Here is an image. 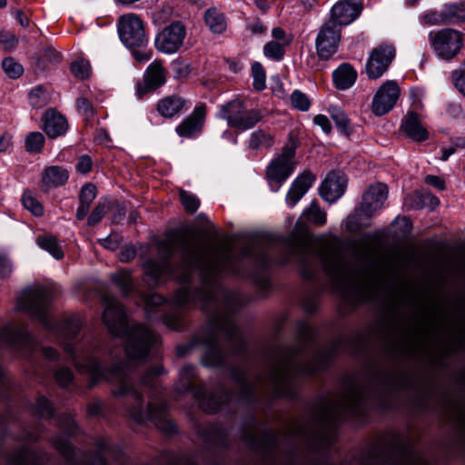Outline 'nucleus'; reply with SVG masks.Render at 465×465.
Returning <instances> with one entry per match:
<instances>
[{
	"label": "nucleus",
	"mask_w": 465,
	"mask_h": 465,
	"mask_svg": "<svg viewBox=\"0 0 465 465\" xmlns=\"http://www.w3.org/2000/svg\"><path fill=\"white\" fill-rule=\"evenodd\" d=\"M12 137L7 133H0V152H6L11 147Z\"/></svg>",
	"instance_id": "obj_62"
},
{
	"label": "nucleus",
	"mask_w": 465,
	"mask_h": 465,
	"mask_svg": "<svg viewBox=\"0 0 465 465\" xmlns=\"http://www.w3.org/2000/svg\"><path fill=\"white\" fill-rule=\"evenodd\" d=\"M165 272L169 273V268L167 264H160L153 261H149L145 264V279L146 281L152 280L153 284L157 283L158 280Z\"/></svg>",
	"instance_id": "obj_34"
},
{
	"label": "nucleus",
	"mask_w": 465,
	"mask_h": 465,
	"mask_svg": "<svg viewBox=\"0 0 465 465\" xmlns=\"http://www.w3.org/2000/svg\"><path fill=\"white\" fill-rule=\"evenodd\" d=\"M341 41V28L333 23L322 25L315 40L316 52L322 60H329L337 52Z\"/></svg>",
	"instance_id": "obj_11"
},
{
	"label": "nucleus",
	"mask_w": 465,
	"mask_h": 465,
	"mask_svg": "<svg viewBox=\"0 0 465 465\" xmlns=\"http://www.w3.org/2000/svg\"><path fill=\"white\" fill-rule=\"evenodd\" d=\"M186 30L181 23H173L164 27L155 38V47L166 54L176 53L183 44Z\"/></svg>",
	"instance_id": "obj_12"
},
{
	"label": "nucleus",
	"mask_w": 465,
	"mask_h": 465,
	"mask_svg": "<svg viewBox=\"0 0 465 465\" xmlns=\"http://www.w3.org/2000/svg\"><path fill=\"white\" fill-rule=\"evenodd\" d=\"M155 90V88L151 87L150 84L144 80L143 83H139L136 86V96L141 99L147 93Z\"/></svg>",
	"instance_id": "obj_61"
},
{
	"label": "nucleus",
	"mask_w": 465,
	"mask_h": 465,
	"mask_svg": "<svg viewBox=\"0 0 465 465\" xmlns=\"http://www.w3.org/2000/svg\"><path fill=\"white\" fill-rule=\"evenodd\" d=\"M395 57V47L382 44L374 48L366 63V73L370 79L377 80L388 70Z\"/></svg>",
	"instance_id": "obj_9"
},
{
	"label": "nucleus",
	"mask_w": 465,
	"mask_h": 465,
	"mask_svg": "<svg viewBox=\"0 0 465 465\" xmlns=\"http://www.w3.org/2000/svg\"><path fill=\"white\" fill-rule=\"evenodd\" d=\"M82 327L81 321L77 316L68 318L63 324V334L71 339L74 337Z\"/></svg>",
	"instance_id": "obj_44"
},
{
	"label": "nucleus",
	"mask_w": 465,
	"mask_h": 465,
	"mask_svg": "<svg viewBox=\"0 0 465 465\" xmlns=\"http://www.w3.org/2000/svg\"><path fill=\"white\" fill-rule=\"evenodd\" d=\"M28 99L31 106L42 108L48 103V94L42 86H36L30 91Z\"/></svg>",
	"instance_id": "obj_37"
},
{
	"label": "nucleus",
	"mask_w": 465,
	"mask_h": 465,
	"mask_svg": "<svg viewBox=\"0 0 465 465\" xmlns=\"http://www.w3.org/2000/svg\"><path fill=\"white\" fill-rule=\"evenodd\" d=\"M92 160L88 155H82L78 159L76 169L82 173H87L92 169Z\"/></svg>",
	"instance_id": "obj_55"
},
{
	"label": "nucleus",
	"mask_w": 465,
	"mask_h": 465,
	"mask_svg": "<svg viewBox=\"0 0 465 465\" xmlns=\"http://www.w3.org/2000/svg\"><path fill=\"white\" fill-rule=\"evenodd\" d=\"M44 143V135L39 132H32L25 139V149L31 153H37L42 151Z\"/></svg>",
	"instance_id": "obj_38"
},
{
	"label": "nucleus",
	"mask_w": 465,
	"mask_h": 465,
	"mask_svg": "<svg viewBox=\"0 0 465 465\" xmlns=\"http://www.w3.org/2000/svg\"><path fill=\"white\" fill-rule=\"evenodd\" d=\"M420 22L426 25H441L443 23L442 12L437 15L434 12H428L421 15Z\"/></svg>",
	"instance_id": "obj_50"
},
{
	"label": "nucleus",
	"mask_w": 465,
	"mask_h": 465,
	"mask_svg": "<svg viewBox=\"0 0 465 465\" xmlns=\"http://www.w3.org/2000/svg\"><path fill=\"white\" fill-rule=\"evenodd\" d=\"M401 94V89L393 80L384 82L376 91L372 102L371 111L376 116H382L392 110Z\"/></svg>",
	"instance_id": "obj_10"
},
{
	"label": "nucleus",
	"mask_w": 465,
	"mask_h": 465,
	"mask_svg": "<svg viewBox=\"0 0 465 465\" xmlns=\"http://www.w3.org/2000/svg\"><path fill=\"white\" fill-rule=\"evenodd\" d=\"M425 183L434 186L435 188L439 190H444L445 189V182L443 179H441L439 176L436 175H427L425 177Z\"/></svg>",
	"instance_id": "obj_58"
},
{
	"label": "nucleus",
	"mask_w": 465,
	"mask_h": 465,
	"mask_svg": "<svg viewBox=\"0 0 465 465\" xmlns=\"http://www.w3.org/2000/svg\"><path fill=\"white\" fill-rule=\"evenodd\" d=\"M286 45L276 41H270L263 46V54L272 60L281 61L285 54Z\"/></svg>",
	"instance_id": "obj_36"
},
{
	"label": "nucleus",
	"mask_w": 465,
	"mask_h": 465,
	"mask_svg": "<svg viewBox=\"0 0 465 465\" xmlns=\"http://www.w3.org/2000/svg\"><path fill=\"white\" fill-rule=\"evenodd\" d=\"M180 199L187 213H193L200 206V200L194 194L184 190L180 192Z\"/></svg>",
	"instance_id": "obj_43"
},
{
	"label": "nucleus",
	"mask_w": 465,
	"mask_h": 465,
	"mask_svg": "<svg viewBox=\"0 0 465 465\" xmlns=\"http://www.w3.org/2000/svg\"><path fill=\"white\" fill-rule=\"evenodd\" d=\"M332 77L338 89L346 90L355 83L357 73L349 64H342L333 72Z\"/></svg>",
	"instance_id": "obj_24"
},
{
	"label": "nucleus",
	"mask_w": 465,
	"mask_h": 465,
	"mask_svg": "<svg viewBox=\"0 0 465 465\" xmlns=\"http://www.w3.org/2000/svg\"><path fill=\"white\" fill-rule=\"evenodd\" d=\"M95 197L96 187L92 183H88L82 188L79 200L82 203L91 205Z\"/></svg>",
	"instance_id": "obj_47"
},
{
	"label": "nucleus",
	"mask_w": 465,
	"mask_h": 465,
	"mask_svg": "<svg viewBox=\"0 0 465 465\" xmlns=\"http://www.w3.org/2000/svg\"><path fill=\"white\" fill-rule=\"evenodd\" d=\"M206 116V106L199 104L193 113L176 126V133L180 137L192 138L200 134Z\"/></svg>",
	"instance_id": "obj_16"
},
{
	"label": "nucleus",
	"mask_w": 465,
	"mask_h": 465,
	"mask_svg": "<svg viewBox=\"0 0 465 465\" xmlns=\"http://www.w3.org/2000/svg\"><path fill=\"white\" fill-rule=\"evenodd\" d=\"M329 113L336 126L342 132H347L349 129V119L344 111L338 106H331Z\"/></svg>",
	"instance_id": "obj_41"
},
{
	"label": "nucleus",
	"mask_w": 465,
	"mask_h": 465,
	"mask_svg": "<svg viewBox=\"0 0 465 465\" xmlns=\"http://www.w3.org/2000/svg\"><path fill=\"white\" fill-rule=\"evenodd\" d=\"M298 144L299 142L296 138L290 137L281 153L274 157L267 167V179L272 192H278L282 184L293 173L296 166L295 151Z\"/></svg>",
	"instance_id": "obj_5"
},
{
	"label": "nucleus",
	"mask_w": 465,
	"mask_h": 465,
	"mask_svg": "<svg viewBox=\"0 0 465 465\" xmlns=\"http://www.w3.org/2000/svg\"><path fill=\"white\" fill-rule=\"evenodd\" d=\"M22 203L35 216H42L44 214V206L37 200L34 193L25 191L22 195Z\"/></svg>",
	"instance_id": "obj_33"
},
{
	"label": "nucleus",
	"mask_w": 465,
	"mask_h": 465,
	"mask_svg": "<svg viewBox=\"0 0 465 465\" xmlns=\"http://www.w3.org/2000/svg\"><path fill=\"white\" fill-rule=\"evenodd\" d=\"M388 196V188L381 183L371 184L362 194L361 211L367 218H371L384 204Z\"/></svg>",
	"instance_id": "obj_13"
},
{
	"label": "nucleus",
	"mask_w": 465,
	"mask_h": 465,
	"mask_svg": "<svg viewBox=\"0 0 465 465\" xmlns=\"http://www.w3.org/2000/svg\"><path fill=\"white\" fill-rule=\"evenodd\" d=\"M252 75L253 78V87L262 91L266 86V74L261 63L255 62L252 65Z\"/></svg>",
	"instance_id": "obj_40"
},
{
	"label": "nucleus",
	"mask_w": 465,
	"mask_h": 465,
	"mask_svg": "<svg viewBox=\"0 0 465 465\" xmlns=\"http://www.w3.org/2000/svg\"><path fill=\"white\" fill-rule=\"evenodd\" d=\"M111 279L120 288L123 293L126 294L130 292L133 282L128 271L123 270L113 273Z\"/></svg>",
	"instance_id": "obj_39"
},
{
	"label": "nucleus",
	"mask_w": 465,
	"mask_h": 465,
	"mask_svg": "<svg viewBox=\"0 0 465 465\" xmlns=\"http://www.w3.org/2000/svg\"><path fill=\"white\" fill-rule=\"evenodd\" d=\"M69 177L66 169L60 166L46 167L42 173V182L46 187H58L64 185Z\"/></svg>",
	"instance_id": "obj_26"
},
{
	"label": "nucleus",
	"mask_w": 465,
	"mask_h": 465,
	"mask_svg": "<svg viewBox=\"0 0 465 465\" xmlns=\"http://www.w3.org/2000/svg\"><path fill=\"white\" fill-rule=\"evenodd\" d=\"M107 212L105 203H99L88 217V224L94 225L99 223Z\"/></svg>",
	"instance_id": "obj_48"
},
{
	"label": "nucleus",
	"mask_w": 465,
	"mask_h": 465,
	"mask_svg": "<svg viewBox=\"0 0 465 465\" xmlns=\"http://www.w3.org/2000/svg\"><path fill=\"white\" fill-rule=\"evenodd\" d=\"M273 144L274 135L262 129L253 131L248 140V148L255 151L271 148Z\"/></svg>",
	"instance_id": "obj_27"
},
{
	"label": "nucleus",
	"mask_w": 465,
	"mask_h": 465,
	"mask_svg": "<svg viewBox=\"0 0 465 465\" xmlns=\"http://www.w3.org/2000/svg\"><path fill=\"white\" fill-rule=\"evenodd\" d=\"M18 339L23 340L25 338L23 337L22 334L15 333L14 331H12L10 330H7L5 333H3L0 336V340H3L5 342L10 343V344L15 343Z\"/></svg>",
	"instance_id": "obj_59"
},
{
	"label": "nucleus",
	"mask_w": 465,
	"mask_h": 465,
	"mask_svg": "<svg viewBox=\"0 0 465 465\" xmlns=\"http://www.w3.org/2000/svg\"><path fill=\"white\" fill-rule=\"evenodd\" d=\"M439 199L430 193H414L408 195L404 200V206L407 209H422L430 207L434 209L439 205Z\"/></svg>",
	"instance_id": "obj_25"
},
{
	"label": "nucleus",
	"mask_w": 465,
	"mask_h": 465,
	"mask_svg": "<svg viewBox=\"0 0 465 465\" xmlns=\"http://www.w3.org/2000/svg\"><path fill=\"white\" fill-rule=\"evenodd\" d=\"M347 187V179L339 173H330L322 183L319 192L323 200L331 203L340 199Z\"/></svg>",
	"instance_id": "obj_17"
},
{
	"label": "nucleus",
	"mask_w": 465,
	"mask_h": 465,
	"mask_svg": "<svg viewBox=\"0 0 465 465\" xmlns=\"http://www.w3.org/2000/svg\"><path fill=\"white\" fill-rule=\"evenodd\" d=\"M73 374L68 369H61L55 373L56 381L63 387L66 386L71 382Z\"/></svg>",
	"instance_id": "obj_53"
},
{
	"label": "nucleus",
	"mask_w": 465,
	"mask_h": 465,
	"mask_svg": "<svg viewBox=\"0 0 465 465\" xmlns=\"http://www.w3.org/2000/svg\"><path fill=\"white\" fill-rule=\"evenodd\" d=\"M37 412L42 416L50 417L53 413L52 406L47 399L41 397L37 400L35 404Z\"/></svg>",
	"instance_id": "obj_51"
},
{
	"label": "nucleus",
	"mask_w": 465,
	"mask_h": 465,
	"mask_svg": "<svg viewBox=\"0 0 465 465\" xmlns=\"http://www.w3.org/2000/svg\"><path fill=\"white\" fill-rule=\"evenodd\" d=\"M302 216L318 226L326 223V213L321 209L318 203L315 201L312 202L310 205L304 209Z\"/></svg>",
	"instance_id": "obj_32"
},
{
	"label": "nucleus",
	"mask_w": 465,
	"mask_h": 465,
	"mask_svg": "<svg viewBox=\"0 0 465 465\" xmlns=\"http://www.w3.org/2000/svg\"><path fill=\"white\" fill-rule=\"evenodd\" d=\"M12 272V264L5 254H0V278H5Z\"/></svg>",
	"instance_id": "obj_56"
},
{
	"label": "nucleus",
	"mask_w": 465,
	"mask_h": 465,
	"mask_svg": "<svg viewBox=\"0 0 465 465\" xmlns=\"http://www.w3.org/2000/svg\"><path fill=\"white\" fill-rule=\"evenodd\" d=\"M361 9V0H342L332 6L328 22L339 28L348 25L360 15Z\"/></svg>",
	"instance_id": "obj_14"
},
{
	"label": "nucleus",
	"mask_w": 465,
	"mask_h": 465,
	"mask_svg": "<svg viewBox=\"0 0 465 465\" xmlns=\"http://www.w3.org/2000/svg\"><path fill=\"white\" fill-rule=\"evenodd\" d=\"M105 309L103 322L111 333L125 336V351L131 361H142L149 353L153 344L157 341L155 334L148 328L137 324L128 327L126 315L122 304L113 297L104 300Z\"/></svg>",
	"instance_id": "obj_4"
},
{
	"label": "nucleus",
	"mask_w": 465,
	"mask_h": 465,
	"mask_svg": "<svg viewBox=\"0 0 465 465\" xmlns=\"http://www.w3.org/2000/svg\"><path fill=\"white\" fill-rule=\"evenodd\" d=\"M42 120L44 132L52 139L64 135L68 130L66 118L55 109H47L44 113Z\"/></svg>",
	"instance_id": "obj_18"
},
{
	"label": "nucleus",
	"mask_w": 465,
	"mask_h": 465,
	"mask_svg": "<svg viewBox=\"0 0 465 465\" xmlns=\"http://www.w3.org/2000/svg\"><path fill=\"white\" fill-rule=\"evenodd\" d=\"M51 299L52 295L48 289L43 287L32 289L25 293L23 306L26 311L38 316L47 326L46 312Z\"/></svg>",
	"instance_id": "obj_15"
},
{
	"label": "nucleus",
	"mask_w": 465,
	"mask_h": 465,
	"mask_svg": "<svg viewBox=\"0 0 465 465\" xmlns=\"http://www.w3.org/2000/svg\"><path fill=\"white\" fill-rule=\"evenodd\" d=\"M117 30L122 43L128 48L143 47L147 44L143 22L135 14L121 15L117 22Z\"/></svg>",
	"instance_id": "obj_8"
},
{
	"label": "nucleus",
	"mask_w": 465,
	"mask_h": 465,
	"mask_svg": "<svg viewBox=\"0 0 465 465\" xmlns=\"http://www.w3.org/2000/svg\"><path fill=\"white\" fill-rule=\"evenodd\" d=\"M36 243L41 249L49 252L54 259L60 260L64 257V252L58 240L52 234L39 235L36 238Z\"/></svg>",
	"instance_id": "obj_29"
},
{
	"label": "nucleus",
	"mask_w": 465,
	"mask_h": 465,
	"mask_svg": "<svg viewBox=\"0 0 465 465\" xmlns=\"http://www.w3.org/2000/svg\"><path fill=\"white\" fill-rule=\"evenodd\" d=\"M186 102L178 95H170L163 98L158 102L157 111L165 117L172 118L179 114L184 108Z\"/></svg>",
	"instance_id": "obj_23"
},
{
	"label": "nucleus",
	"mask_w": 465,
	"mask_h": 465,
	"mask_svg": "<svg viewBox=\"0 0 465 465\" xmlns=\"http://www.w3.org/2000/svg\"><path fill=\"white\" fill-rule=\"evenodd\" d=\"M272 35L275 40H281L283 45H288L291 42V40L286 37L284 31L281 27H274L272 30Z\"/></svg>",
	"instance_id": "obj_63"
},
{
	"label": "nucleus",
	"mask_w": 465,
	"mask_h": 465,
	"mask_svg": "<svg viewBox=\"0 0 465 465\" xmlns=\"http://www.w3.org/2000/svg\"><path fill=\"white\" fill-rule=\"evenodd\" d=\"M213 331L216 335L224 334L228 339H235L242 342V336L233 323L231 314L224 312L216 315L212 322Z\"/></svg>",
	"instance_id": "obj_22"
},
{
	"label": "nucleus",
	"mask_w": 465,
	"mask_h": 465,
	"mask_svg": "<svg viewBox=\"0 0 465 465\" xmlns=\"http://www.w3.org/2000/svg\"><path fill=\"white\" fill-rule=\"evenodd\" d=\"M291 102L294 108L302 112L308 111L311 104L306 94L298 90L292 94Z\"/></svg>",
	"instance_id": "obj_46"
},
{
	"label": "nucleus",
	"mask_w": 465,
	"mask_h": 465,
	"mask_svg": "<svg viewBox=\"0 0 465 465\" xmlns=\"http://www.w3.org/2000/svg\"><path fill=\"white\" fill-rule=\"evenodd\" d=\"M17 43L18 40L13 33L8 31L0 32V44H2L5 49H14Z\"/></svg>",
	"instance_id": "obj_49"
},
{
	"label": "nucleus",
	"mask_w": 465,
	"mask_h": 465,
	"mask_svg": "<svg viewBox=\"0 0 465 465\" xmlns=\"http://www.w3.org/2000/svg\"><path fill=\"white\" fill-rule=\"evenodd\" d=\"M442 19L444 24H459L465 22V5L450 4L446 5L442 9Z\"/></svg>",
	"instance_id": "obj_30"
},
{
	"label": "nucleus",
	"mask_w": 465,
	"mask_h": 465,
	"mask_svg": "<svg viewBox=\"0 0 465 465\" xmlns=\"http://www.w3.org/2000/svg\"><path fill=\"white\" fill-rule=\"evenodd\" d=\"M172 250H173V244L170 241H164V242H159V244H158L159 253L163 256L171 255Z\"/></svg>",
	"instance_id": "obj_64"
},
{
	"label": "nucleus",
	"mask_w": 465,
	"mask_h": 465,
	"mask_svg": "<svg viewBox=\"0 0 465 465\" xmlns=\"http://www.w3.org/2000/svg\"><path fill=\"white\" fill-rule=\"evenodd\" d=\"M2 67L11 78H18L24 72L23 66L12 57L5 58L2 62Z\"/></svg>",
	"instance_id": "obj_42"
},
{
	"label": "nucleus",
	"mask_w": 465,
	"mask_h": 465,
	"mask_svg": "<svg viewBox=\"0 0 465 465\" xmlns=\"http://www.w3.org/2000/svg\"><path fill=\"white\" fill-rule=\"evenodd\" d=\"M221 117L228 125L239 131H247L253 128L262 119L258 109L249 108L242 100L235 99L221 107Z\"/></svg>",
	"instance_id": "obj_6"
},
{
	"label": "nucleus",
	"mask_w": 465,
	"mask_h": 465,
	"mask_svg": "<svg viewBox=\"0 0 465 465\" xmlns=\"http://www.w3.org/2000/svg\"><path fill=\"white\" fill-rule=\"evenodd\" d=\"M246 28L252 35H263L267 32V26L259 19L250 23Z\"/></svg>",
	"instance_id": "obj_52"
},
{
	"label": "nucleus",
	"mask_w": 465,
	"mask_h": 465,
	"mask_svg": "<svg viewBox=\"0 0 465 465\" xmlns=\"http://www.w3.org/2000/svg\"><path fill=\"white\" fill-rule=\"evenodd\" d=\"M314 181L315 177L309 171H305L298 175L292 183L287 193L285 199L287 205L291 208L294 207L312 187Z\"/></svg>",
	"instance_id": "obj_19"
},
{
	"label": "nucleus",
	"mask_w": 465,
	"mask_h": 465,
	"mask_svg": "<svg viewBox=\"0 0 465 465\" xmlns=\"http://www.w3.org/2000/svg\"><path fill=\"white\" fill-rule=\"evenodd\" d=\"M151 50H136L133 53L134 59L139 63H144L152 57Z\"/></svg>",
	"instance_id": "obj_60"
},
{
	"label": "nucleus",
	"mask_w": 465,
	"mask_h": 465,
	"mask_svg": "<svg viewBox=\"0 0 465 465\" xmlns=\"http://www.w3.org/2000/svg\"><path fill=\"white\" fill-rule=\"evenodd\" d=\"M165 73L163 64L158 61H154L147 67L144 74V80L151 87L156 89L165 83Z\"/></svg>",
	"instance_id": "obj_28"
},
{
	"label": "nucleus",
	"mask_w": 465,
	"mask_h": 465,
	"mask_svg": "<svg viewBox=\"0 0 465 465\" xmlns=\"http://www.w3.org/2000/svg\"><path fill=\"white\" fill-rule=\"evenodd\" d=\"M402 133L414 142H422L428 139L429 133L421 124L419 115L416 113H409L401 124Z\"/></svg>",
	"instance_id": "obj_20"
},
{
	"label": "nucleus",
	"mask_w": 465,
	"mask_h": 465,
	"mask_svg": "<svg viewBox=\"0 0 465 465\" xmlns=\"http://www.w3.org/2000/svg\"><path fill=\"white\" fill-rule=\"evenodd\" d=\"M429 43L438 57L450 61L460 53L463 38L459 31L446 28L430 32Z\"/></svg>",
	"instance_id": "obj_7"
},
{
	"label": "nucleus",
	"mask_w": 465,
	"mask_h": 465,
	"mask_svg": "<svg viewBox=\"0 0 465 465\" xmlns=\"http://www.w3.org/2000/svg\"><path fill=\"white\" fill-rule=\"evenodd\" d=\"M231 248L213 250L197 242H191L183 252V262L179 272H170L180 282H187L193 271H197L204 290L198 292L193 297L190 290L183 286L175 293L174 302L180 306L190 302L193 298L203 302L218 303L220 295L224 296L223 291L216 284V275L230 263Z\"/></svg>",
	"instance_id": "obj_1"
},
{
	"label": "nucleus",
	"mask_w": 465,
	"mask_h": 465,
	"mask_svg": "<svg viewBox=\"0 0 465 465\" xmlns=\"http://www.w3.org/2000/svg\"><path fill=\"white\" fill-rule=\"evenodd\" d=\"M313 123L316 125L320 126L324 133H326V134L331 133V124L327 116H325L323 114H317L313 119Z\"/></svg>",
	"instance_id": "obj_57"
},
{
	"label": "nucleus",
	"mask_w": 465,
	"mask_h": 465,
	"mask_svg": "<svg viewBox=\"0 0 465 465\" xmlns=\"http://www.w3.org/2000/svg\"><path fill=\"white\" fill-rule=\"evenodd\" d=\"M370 218H367L361 211V208L350 214L346 219V228L351 232H356L362 227L368 226Z\"/></svg>",
	"instance_id": "obj_35"
},
{
	"label": "nucleus",
	"mask_w": 465,
	"mask_h": 465,
	"mask_svg": "<svg viewBox=\"0 0 465 465\" xmlns=\"http://www.w3.org/2000/svg\"><path fill=\"white\" fill-rule=\"evenodd\" d=\"M204 20L209 29L215 34L225 31L227 23L224 15L216 8H210L205 12Z\"/></svg>",
	"instance_id": "obj_31"
},
{
	"label": "nucleus",
	"mask_w": 465,
	"mask_h": 465,
	"mask_svg": "<svg viewBox=\"0 0 465 465\" xmlns=\"http://www.w3.org/2000/svg\"><path fill=\"white\" fill-rule=\"evenodd\" d=\"M71 70L76 77L85 79L90 75L91 65L88 61L80 59L72 64Z\"/></svg>",
	"instance_id": "obj_45"
},
{
	"label": "nucleus",
	"mask_w": 465,
	"mask_h": 465,
	"mask_svg": "<svg viewBox=\"0 0 465 465\" xmlns=\"http://www.w3.org/2000/svg\"><path fill=\"white\" fill-rule=\"evenodd\" d=\"M452 78L456 88L465 95V71H454L452 73Z\"/></svg>",
	"instance_id": "obj_54"
},
{
	"label": "nucleus",
	"mask_w": 465,
	"mask_h": 465,
	"mask_svg": "<svg viewBox=\"0 0 465 465\" xmlns=\"http://www.w3.org/2000/svg\"><path fill=\"white\" fill-rule=\"evenodd\" d=\"M292 252L293 259L301 266V273L303 277L309 278L312 276V271L307 267L319 260L326 272L331 277L334 284L344 294H349L358 288L356 276L343 260L333 239L322 238L315 245L307 240H302L292 248Z\"/></svg>",
	"instance_id": "obj_2"
},
{
	"label": "nucleus",
	"mask_w": 465,
	"mask_h": 465,
	"mask_svg": "<svg viewBox=\"0 0 465 465\" xmlns=\"http://www.w3.org/2000/svg\"><path fill=\"white\" fill-rule=\"evenodd\" d=\"M64 351L69 354L76 368L90 375L93 384H95L103 379L108 380L110 382H119L120 388L114 391L115 395H127L133 401V407L128 411L129 415L137 422L146 420L161 418L162 410L154 411V405L149 403L145 409L142 406V399L140 394L129 386L125 371L116 367L110 371H102L95 356L94 347L90 345L84 347L83 344L72 346L67 344Z\"/></svg>",
	"instance_id": "obj_3"
},
{
	"label": "nucleus",
	"mask_w": 465,
	"mask_h": 465,
	"mask_svg": "<svg viewBox=\"0 0 465 465\" xmlns=\"http://www.w3.org/2000/svg\"><path fill=\"white\" fill-rule=\"evenodd\" d=\"M293 371L294 365L290 361L282 362L273 369L271 380L280 394H288Z\"/></svg>",
	"instance_id": "obj_21"
}]
</instances>
